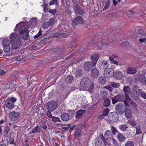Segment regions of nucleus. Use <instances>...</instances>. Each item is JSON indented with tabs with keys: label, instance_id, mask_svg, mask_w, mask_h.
Segmentation results:
<instances>
[{
	"label": "nucleus",
	"instance_id": "f257e3e1",
	"mask_svg": "<svg viewBox=\"0 0 146 146\" xmlns=\"http://www.w3.org/2000/svg\"><path fill=\"white\" fill-rule=\"evenodd\" d=\"M20 115L19 113L14 111L9 113V117L11 120L17 122L20 120Z\"/></svg>",
	"mask_w": 146,
	"mask_h": 146
},
{
	"label": "nucleus",
	"instance_id": "f03ea898",
	"mask_svg": "<svg viewBox=\"0 0 146 146\" xmlns=\"http://www.w3.org/2000/svg\"><path fill=\"white\" fill-rule=\"evenodd\" d=\"M90 82V80L88 78H82L80 83V85L82 88V89L84 90H87Z\"/></svg>",
	"mask_w": 146,
	"mask_h": 146
},
{
	"label": "nucleus",
	"instance_id": "7ed1b4c3",
	"mask_svg": "<svg viewBox=\"0 0 146 146\" xmlns=\"http://www.w3.org/2000/svg\"><path fill=\"white\" fill-rule=\"evenodd\" d=\"M16 101V99L13 97L7 98L5 102L6 107L9 109H12L14 107V103Z\"/></svg>",
	"mask_w": 146,
	"mask_h": 146
},
{
	"label": "nucleus",
	"instance_id": "20e7f679",
	"mask_svg": "<svg viewBox=\"0 0 146 146\" xmlns=\"http://www.w3.org/2000/svg\"><path fill=\"white\" fill-rule=\"evenodd\" d=\"M138 86L134 85L132 88V91L130 93L131 97L133 98L138 97L142 90V89L139 88Z\"/></svg>",
	"mask_w": 146,
	"mask_h": 146
},
{
	"label": "nucleus",
	"instance_id": "39448f33",
	"mask_svg": "<svg viewBox=\"0 0 146 146\" xmlns=\"http://www.w3.org/2000/svg\"><path fill=\"white\" fill-rule=\"evenodd\" d=\"M54 54V56L52 58L51 60L55 61L60 58L61 57L62 51V49L60 47H57L55 48Z\"/></svg>",
	"mask_w": 146,
	"mask_h": 146
},
{
	"label": "nucleus",
	"instance_id": "423d86ee",
	"mask_svg": "<svg viewBox=\"0 0 146 146\" xmlns=\"http://www.w3.org/2000/svg\"><path fill=\"white\" fill-rule=\"evenodd\" d=\"M96 64L92 61H87L85 62L84 65V69L86 72H89L91 68L95 66Z\"/></svg>",
	"mask_w": 146,
	"mask_h": 146
},
{
	"label": "nucleus",
	"instance_id": "0eeeda50",
	"mask_svg": "<svg viewBox=\"0 0 146 146\" xmlns=\"http://www.w3.org/2000/svg\"><path fill=\"white\" fill-rule=\"evenodd\" d=\"M125 108L124 105L121 103H118L115 108L116 112L120 115H122L124 113Z\"/></svg>",
	"mask_w": 146,
	"mask_h": 146
},
{
	"label": "nucleus",
	"instance_id": "6e6552de",
	"mask_svg": "<svg viewBox=\"0 0 146 146\" xmlns=\"http://www.w3.org/2000/svg\"><path fill=\"white\" fill-rule=\"evenodd\" d=\"M84 23V20L80 16H78L75 17L72 21V25L74 27H76L77 25L82 24Z\"/></svg>",
	"mask_w": 146,
	"mask_h": 146
},
{
	"label": "nucleus",
	"instance_id": "1a4fd4ad",
	"mask_svg": "<svg viewBox=\"0 0 146 146\" xmlns=\"http://www.w3.org/2000/svg\"><path fill=\"white\" fill-rule=\"evenodd\" d=\"M56 103L54 101H50L46 104V107L47 109L50 111L54 110L57 108Z\"/></svg>",
	"mask_w": 146,
	"mask_h": 146
},
{
	"label": "nucleus",
	"instance_id": "9d476101",
	"mask_svg": "<svg viewBox=\"0 0 146 146\" xmlns=\"http://www.w3.org/2000/svg\"><path fill=\"white\" fill-rule=\"evenodd\" d=\"M124 96L121 94H119L117 96H114L111 98L112 103L113 104H115L118 102H121L123 100Z\"/></svg>",
	"mask_w": 146,
	"mask_h": 146
},
{
	"label": "nucleus",
	"instance_id": "9b49d317",
	"mask_svg": "<svg viewBox=\"0 0 146 146\" xmlns=\"http://www.w3.org/2000/svg\"><path fill=\"white\" fill-rule=\"evenodd\" d=\"M21 40L15 41L11 42V46L12 48V50L13 52L14 51V50H15L19 48L21 45Z\"/></svg>",
	"mask_w": 146,
	"mask_h": 146
},
{
	"label": "nucleus",
	"instance_id": "f8f14e48",
	"mask_svg": "<svg viewBox=\"0 0 146 146\" xmlns=\"http://www.w3.org/2000/svg\"><path fill=\"white\" fill-rule=\"evenodd\" d=\"M113 75L114 78L117 80H121L123 77L121 72L118 70H116L113 72Z\"/></svg>",
	"mask_w": 146,
	"mask_h": 146
},
{
	"label": "nucleus",
	"instance_id": "ddd939ff",
	"mask_svg": "<svg viewBox=\"0 0 146 146\" xmlns=\"http://www.w3.org/2000/svg\"><path fill=\"white\" fill-rule=\"evenodd\" d=\"M112 69L111 68H109L106 69L104 73V77L107 78H109L112 76Z\"/></svg>",
	"mask_w": 146,
	"mask_h": 146
},
{
	"label": "nucleus",
	"instance_id": "4468645a",
	"mask_svg": "<svg viewBox=\"0 0 146 146\" xmlns=\"http://www.w3.org/2000/svg\"><path fill=\"white\" fill-rule=\"evenodd\" d=\"M9 37L11 42L21 40L19 36L16 33L11 34Z\"/></svg>",
	"mask_w": 146,
	"mask_h": 146
},
{
	"label": "nucleus",
	"instance_id": "2eb2a0df",
	"mask_svg": "<svg viewBox=\"0 0 146 146\" xmlns=\"http://www.w3.org/2000/svg\"><path fill=\"white\" fill-rule=\"evenodd\" d=\"M99 72L96 68H93L91 71V75L93 78H96L99 76Z\"/></svg>",
	"mask_w": 146,
	"mask_h": 146
},
{
	"label": "nucleus",
	"instance_id": "dca6fc26",
	"mask_svg": "<svg viewBox=\"0 0 146 146\" xmlns=\"http://www.w3.org/2000/svg\"><path fill=\"white\" fill-rule=\"evenodd\" d=\"M29 33L28 30L24 32H19V35L21 37L25 40H27L28 39L29 36Z\"/></svg>",
	"mask_w": 146,
	"mask_h": 146
},
{
	"label": "nucleus",
	"instance_id": "f3484780",
	"mask_svg": "<svg viewBox=\"0 0 146 146\" xmlns=\"http://www.w3.org/2000/svg\"><path fill=\"white\" fill-rule=\"evenodd\" d=\"M125 115L127 118H130L132 117V112L129 108H125Z\"/></svg>",
	"mask_w": 146,
	"mask_h": 146
},
{
	"label": "nucleus",
	"instance_id": "a211bd4d",
	"mask_svg": "<svg viewBox=\"0 0 146 146\" xmlns=\"http://www.w3.org/2000/svg\"><path fill=\"white\" fill-rule=\"evenodd\" d=\"M99 58V54L98 53H95L92 54L91 56V59L92 61V62L96 64Z\"/></svg>",
	"mask_w": 146,
	"mask_h": 146
},
{
	"label": "nucleus",
	"instance_id": "6ab92c4d",
	"mask_svg": "<svg viewBox=\"0 0 146 146\" xmlns=\"http://www.w3.org/2000/svg\"><path fill=\"white\" fill-rule=\"evenodd\" d=\"M113 133L110 130L106 131L104 134V136L106 137V139L107 140L109 139H112L113 137Z\"/></svg>",
	"mask_w": 146,
	"mask_h": 146
},
{
	"label": "nucleus",
	"instance_id": "aec40b11",
	"mask_svg": "<svg viewBox=\"0 0 146 146\" xmlns=\"http://www.w3.org/2000/svg\"><path fill=\"white\" fill-rule=\"evenodd\" d=\"M126 72L127 74H133L136 73L137 70L134 67H128L127 68Z\"/></svg>",
	"mask_w": 146,
	"mask_h": 146
},
{
	"label": "nucleus",
	"instance_id": "412c9836",
	"mask_svg": "<svg viewBox=\"0 0 146 146\" xmlns=\"http://www.w3.org/2000/svg\"><path fill=\"white\" fill-rule=\"evenodd\" d=\"M75 12L76 14L82 15L84 13L83 9L80 7L76 5L75 7Z\"/></svg>",
	"mask_w": 146,
	"mask_h": 146
},
{
	"label": "nucleus",
	"instance_id": "4be33fe9",
	"mask_svg": "<svg viewBox=\"0 0 146 146\" xmlns=\"http://www.w3.org/2000/svg\"><path fill=\"white\" fill-rule=\"evenodd\" d=\"M111 120L113 122L117 121L118 119V115L116 112H113L111 113V116L110 117Z\"/></svg>",
	"mask_w": 146,
	"mask_h": 146
},
{
	"label": "nucleus",
	"instance_id": "5701e85b",
	"mask_svg": "<svg viewBox=\"0 0 146 146\" xmlns=\"http://www.w3.org/2000/svg\"><path fill=\"white\" fill-rule=\"evenodd\" d=\"M74 77L71 75L67 76L65 78V82L68 83H71L74 81Z\"/></svg>",
	"mask_w": 146,
	"mask_h": 146
},
{
	"label": "nucleus",
	"instance_id": "b1692460",
	"mask_svg": "<svg viewBox=\"0 0 146 146\" xmlns=\"http://www.w3.org/2000/svg\"><path fill=\"white\" fill-rule=\"evenodd\" d=\"M61 118L63 121H66L69 119V115L67 113H63L61 115Z\"/></svg>",
	"mask_w": 146,
	"mask_h": 146
},
{
	"label": "nucleus",
	"instance_id": "393cba45",
	"mask_svg": "<svg viewBox=\"0 0 146 146\" xmlns=\"http://www.w3.org/2000/svg\"><path fill=\"white\" fill-rule=\"evenodd\" d=\"M117 138L119 141L120 142L124 141L126 139L125 137L120 133H119L118 134Z\"/></svg>",
	"mask_w": 146,
	"mask_h": 146
},
{
	"label": "nucleus",
	"instance_id": "a878e982",
	"mask_svg": "<svg viewBox=\"0 0 146 146\" xmlns=\"http://www.w3.org/2000/svg\"><path fill=\"white\" fill-rule=\"evenodd\" d=\"M86 111L85 110H80L76 112V115L75 117L77 119L80 118L83 114Z\"/></svg>",
	"mask_w": 146,
	"mask_h": 146
},
{
	"label": "nucleus",
	"instance_id": "bb28decb",
	"mask_svg": "<svg viewBox=\"0 0 146 146\" xmlns=\"http://www.w3.org/2000/svg\"><path fill=\"white\" fill-rule=\"evenodd\" d=\"M55 36L58 38H66L68 36V35L65 33H59L55 34Z\"/></svg>",
	"mask_w": 146,
	"mask_h": 146
},
{
	"label": "nucleus",
	"instance_id": "cd10ccee",
	"mask_svg": "<svg viewBox=\"0 0 146 146\" xmlns=\"http://www.w3.org/2000/svg\"><path fill=\"white\" fill-rule=\"evenodd\" d=\"M108 66L107 62H103L100 64L99 67L102 70H106Z\"/></svg>",
	"mask_w": 146,
	"mask_h": 146
},
{
	"label": "nucleus",
	"instance_id": "c85d7f7f",
	"mask_svg": "<svg viewBox=\"0 0 146 146\" xmlns=\"http://www.w3.org/2000/svg\"><path fill=\"white\" fill-rule=\"evenodd\" d=\"M83 74V72L82 70L79 69L76 70L75 73V75L76 77H81L82 76Z\"/></svg>",
	"mask_w": 146,
	"mask_h": 146
},
{
	"label": "nucleus",
	"instance_id": "c756f323",
	"mask_svg": "<svg viewBox=\"0 0 146 146\" xmlns=\"http://www.w3.org/2000/svg\"><path fill=\"white\" fill-rule=\"evenodd\" d=\"M28 30V27L27 25H24L20 27L18 31L19 32H24Z\"/></svg>",
	"mask_w": 146,
	"mask_h": 146
},
{
	"label": "nucleus",
	"instance_id": "7c9ffc66",
	"mask_svg": "<svg viewBox=\"0 0 146 146\" xmlns=\"http://www.w3.org/2000/svg\"><path fill=\"white\" fill-rule=\"evenodd\" d=\"M36 18H34L31 19L29 22L31 27H32L35 26L36 24Z\"/></svg>",
	"mask_w": 146,
	"mask_h": 146
},
{
	"label": "nucleus",
	"instance_id": "2f4dec72",
	"mask_svg": "<svg viewBox=\"0 0 146 146\" xmlns=\"http://www.w3.org/2000/svg\"><path fill=\"white\" fill-rule=\"evenodd\" d=\"M2 44L4 47L6 46H8L10 44V42L8 39H3L2 42Z\"/></svg>",
	"mask_w": 146,
	"mask_h": 146
},
{
	"label": "nucleus",
	"instance_id": "473e14b6",
	"mask_svg": "<svg viewBox=\"0 0 146 146\" xmlns=\"http://www.w3.org/2000/svg\"><path fill=\"white\" fill-rule=\"evenodd\" d=\"M139 80L141 84H143L146 81V78L144 75H141L139 76Z\"/></svg>",
	"mask_w": 146,
	"mask_h": 146
},
{
	"label": "nucleus",
	"instance_id": "72a5a7b5",
	"mask_svg": "<svg viewBox=\"0 0 146 146\" xmlns=\"http://www.w3.org/2000/svg\"><path fill=\"white\" fill-rule=\"evenodd\" d=\"M4 51L5 52H8L10 51H13L12 50V48L11 47V44L8 46H6L4 47Z\"/></svg>",
	"mask_w": 146,
	"mask_h": 146
},
{
	"label": "nucleus",
	"instance_id": "f704fd0d",
	"mask_svg": "<svg viewBox=\"0 0 146 146\" xmlns=\"http://www.w3.org/2000/svg\"><path fill=\"white\" fill-rule=\"evenodd\" d=\"M119 127L120 129L123 131H126L128 128V127L125 124L120 125Z\"/></svg>",
	"mask_w": 146,
	"mask_h": 146
},
{
	"label": "nucleus",
	"instance_id": "c9c22d12",
	"mask_svg": "<svg viewBox=\"0 0 146 146\" xmlns=\"http://www.w3.org/2000/svg\"><path fill=\"white\" fill-rule=\"evenodd\" d=\"M110 5V0H107L106 2L105 6L102 11H104L108 9Z\"/></svg>",
	"mask_w": 146,
	"mask_h": 146
},
{
	"label": "nucleus",
	"instance_id": "e433bc0d",
	"mask_svg": "<svg viewBox=\"0 0 146 146\" xmlns=\"http://www.w3.org/2000/svg\"><path fill=\"white\" fill-rule=\"evenodd\" d=\"M123 91L124 94H129L130 92V89L128 86H125L123 88Z\"/></svg>",
	"mask_w": 146,
	"mask_h": 146
},
{
	"label": "nucleus",
	"instance_id": "4c0bfd02",
	"mask_svg": "<svg viewBox=\"0 0 146 146\" xmlns=\"http://www.w3.org/2000/svg\"><path fill=\"white\" fill-rule=\"evenodd\" d=\"M110 104V100L109 99H106L103 103L104 106L106 107H108Z\"/></svg>",
	"mask_w": 146,
	"mask_h": 146
},
{
	"label": "nucleus",
	"instance_id": "58836bf2",
	"mask_svg": "<svg viewBox=\"0 0 146 146\" xmlns=\"http://www.w3.org/2000/svg\"><path fill=\"white\" fill-rule=\"evenodd\" d=\"M99 82L100 84H104L106 82V80L105 78L103 76L100 77L99 79Z\"/></svg>",
	"mask_w": 146,
	"mask_h": 146
},
{
	"label": "nucleus",
	"instance_id": "ea45409f",
	"mask_svg": "<svg viewBox=\"0 0 146 146\" xmlns=\"http://www.w3.org/2000/svg\"><path fill=\"white\" fill-rule=\"evenodd\" d=\"M134 131H135V129L134 131L133 130H130L128 132H127V133H128L127 134V136L128 137H133L134 135H135V134L134 133Z\"/></svg>",
	"mask_w": 146,
	"mask_h": 146
},
{
	"label": "nucleus",
	"instance_id": "a19ab883",
	"mask_svg": "<svg viewBox=\"0 0 146 146\" xmlns=\"http://www.w3.org/2000/svg\"><path fill=\"white\" fill-rule=\"evenodd\" d=\"M51 26H52L48 23L46 22L44 23L43 25H42V27L45 29H49L48 27H49Z\"/></svg>",
	"mask_w": 146,
	"mask_h": 146
},
{
	"label": "nucleus",
	"instance_id": "79ce46f5",
	"mask_svg": "<svg viewBox=\"0 0 146 146\" xmlns=\"http://www.w3.org/2000/svg\"><path fill=\"white\" fill-rule=\"evenodd\" d=\"M40 129L39 127L38 126H37L35 127L31 131V132L33 133H34L36 132H39Z\"/></svg>",
	"mask_w": 146,
	"mask_h": 146
},
{
	"label": "nucleus",
	"instance_id": "37998d69",
	"mask_svg": "<svg viewBox=\"0 0 146 146\" xmlns=\"http://www.w3.org/2000/svg\"><path fill=\"white\" fill-rule=\"evenodd\" d=\"M111 130L113 133V134L114 135H115L117 133L119 132L115 127L112 126H111Z\"/></svg>",
	"mask_w": 146,
	"mask_h": 146
},
{
	"label": "nucleus",
	"instance_id": "c03bdc74",
	"mask_svg": "<svg viewBox=\"0 0 146 146\" xmlns=\"http://www.w3.org/2000/svg\"><path fill=\"white\" fill-rule=\"evenodd\" d=\"M110 85L114 88H118L120 86V84L118 83L111 82Z\"/></svg>",
	"mask_w": 146,
	"mask_h": 146
},
{
	"label": "nucleus",
	"instance_id": "a18cd8bd",
	"mask_svg": "<svg viewBox=\"0 0 146 146\" xmlns=\"http://www.w3.org/2000/svg\"><path fill=\"white\" fill-rule=\"evenodd\" d=\"M50 34L49 33H47L46 35L42 36L40 38V39L42 40H43L49 38L50 37Z\"/></svg>",
	"mask_w": 146,
	"mask_h": 146
},
{
	"label": "nucleus",
	"instance_id": "49530a36",
	"mask_svg": "<svg viewBox=\"0 0 146 146\" xmlns=\"http://www.w3.org/2000/svg\"><path fill=\"white\" fill-rule=\"evenodd\" d=\"M94 85L93 83H92L89 88L87 89V90H88V91L91 93L93 92L94 90Z\"/></svg>",
	"mask_w": 146,
	"mask_h": 146
},
{
	"label": "nucleus",
	"instance_id": "de8ad7c7",
	"mask_svg": "<svg viewBox=\"0 0 146 146\" xmlns=\"http://www.w3.org/2000/svg\"><path fill=\"white\" fill-rule=\"evenodd\" d=\"M125 146H134V144L132 141H129L125 143Z\"/></svg>",
	"mask_w": 146,
	"mask_h": 146
},
{
	"label": "nucleus",
	"instance_id": "09e8293b",
	"mask_svg": "<svg viewBox=\"0 0 146 146\" xmlns=\"http://www.w3.org/2000/svg\"><path fill=\"white\" fill-rule=\"evenodd\" d=\"M112 143L114 146H119V143L115 139L113 138Z\"/></svg>",
	"mask_w": 146,
	"mask_h": 146
},
{
	"label": "nucleus",
	"instance_id": "8fccbe9b",
	"mask_svg": "<svg viewBox=\"0 0 146 146\" xmlns=\"http://www.w3.org/2000/svg\"><path fill=\"white\" fill-rule=\"evenodd\" d=\"M139 96L144 99H146V93L144 92L142 90L141 91Z\"/></svg>",
	"mask_w": 146,
	"mask_h": 146
},
{
	"label": "nucleus",
	"instance_id": "3c124183",
	"mask_svg": "<svg viewBox=\"0 0 146 146\" xmlns=\"http://www.w3.org/2000/svg\"><path fill=\"white\" fill-rule=\"evenodd\" d=\"M81 135V131L79 129H77L75 132L74 136L75 137L79 136Z\"/></svg>",
	"mask_w": 146,
	"mask_h": 146
},
{
	"label": "nucleus",
	"instance_id": "603ef678",
	"mask_svg": "<svg viewBox=\"0 0 146 146\" xmlns=\"http://www.w3.org/2000/svg\"><path fill=\"white\" fill-rule=\"evenodd\" d=\"M109 111L110 110L108 108H106L104 110L102 114L105 116H107L108 114Z\"/></svg>",
	"mask_w": 146,
	"mask_h": 146
},
{
	"label": "nucleus",
	"instance_id": "864d4df0",
	"mask_svg": "<svg viewBox=\"0 0 146 146\" xmlns=\"http://www.w3.org/2000/svg\"><path fill=\"white\" fill-rule=\"evenodd\" d=\"M52 120L54 122H60L61 121L60 119L58 117L52 116Z\"/></svg>",
	"mask_w": 146,
	"mask_h": 146
},
{
	"label": "nucleus",
	"instance_id": "5fc2aeb1",
	"mask_svg": "<svg viewBox=\"0 0 146 146\" xmlns=\"http://www.w3.org/2000/svg\"><path fill=\"white\" fill-rule=\"evenodd\" d=\"M100 94L102 96L105 97L108 94V92L107 91L102 90Z\"/></svg>",
	"mask_w": 146,
	"mask_h": 146
},
{
	"label": "nucleus",
	"instance_id": "6e6d98bb",
	"mask_svg": "<svg viewBox=\"0 0 146 146\" xmlns=\"http://www.w3.org/2000/svg\"><path fill=\"white\" fill-rule=\"evenodd\" d=\"M48 6V4L44 3L43 4V7L44 8V12H46L48 11V9L47 8Z\"/></svg>",
	"mask_w": 146,
	"mask_h": 146
},
{
	"label": "nucleus",
	"instance_id": "4d7b16f0",
	"mask_svg": "<svg viewBox=\"0 0 146 146\" xmlns=\"http://www.w3.org/2000/svg\"><path fill=\"white\" fill-rule=\"evenodd\" d=\"M138 33L141 35H143L145 34V32L142 29H139L137 31Z\"/></svg>",
	"mask_w": 146,
	"mask_h": 146
},
{
	"label": "nucleus",
	"instance_id": "13d9d810",
	"mask_svg": "<svg viewBox=\"0 0 146 146\" xmlns=\"http://www.w3.org/2000/svg\"><path fill=\"white\" fill-rule=\"evenodd\" d=\"M42 126L43 129L44 130H46L47 127L46 125V122L45 121H44L42 124Z\"/></svg>",
	"mask_w": 146,
	"mask_h": 146
},
{
	"label": "nucleus",
	"instance_id": "bf43d9fd",
	"mask_svg": "<svg viewBox=\"0 0 146 146\" xmlns=\"http://www.w3.org/2000/svg\"><path fill=\"white\" fill-rule=\"evenodd\" d=\"M136 134H139L141 133V131L139 127H137L136 128Z\"/></svg>",
	"mask_w": 146,
	"mask_h": 146
},
{
	"label": "nucleus",
	"instance_id": "052dcab7",
	"mask_svg": "<svg viewBox=\"0 0 146 146\" xmlns=\"http://www.w3.org/2000/svg\"><path fill=\"white\" fill-rule=\"evenodd\" d=\"M128 94H124L125 99L126 101H130V98L129 97V95H128Z\"/></svg>",
	"mask_w": 146,
	"mask_h": 146
},
{
	"label": "nucleus",
	"instance_id": "680f3d73",
	"mask_svg": "<svg viewBox=\"0 0 146 146\" xmlns=\"http://www.w3.org/2000/svg\"><path fill=\"white\" fill-rule=\"evenodd\" d=\"M54 20L52 18H50L49 19V21L47 22L51 26H52L54 22Z\"/></svg>",
	"mask_w": 146,
	"mask_h": 146
},
{
	"label": "nucleus",
	"instance_id": "e2e57ef3",
	"mask_svg": "<svg viewBox=\"0 0 146 146\" xmlns=\"http://www.w3.org/2000/svg\"><path fill=\"white\" fill-rule=\"evenodd\" d=\"M55 4L56 5H57V0H52L49 3V5H54Z\"/></svg>",
	"mask_w": 146,
	"mask_h": 146
},
{
	"label": "nucleus",
	"instance_id": "0e129e2a",
	"mask_svg": "<svg viewBox=\"0 0 146 146\" xmlns=\"http://www.w3.org/2000/svg\"><path fill=\"white\" fill-rule=\"evenodd\" d=\"M49 12L53 15H55L56 13V9H50Z\"/></svg>",
	"mask_w": 146,
	"mask_h": 146
},
{
	"label": "nucleus",
	"instance_id": "69168bd1",
	"mask_svg": "<svg viewBox=\"0 0 146 146\" xmlns=\"http://www.w3.org/2000/svg\"><path fill=\"white\" fill-rule=\"evenodd\" d=\"M9 144H15L14 139L13 138H10L9 141Z\"/></svg>",
	"mask_w": 146,
	"mask_h": 146
},
{
	"label": "nucleus",
	"instance_id": "338daca9",
	"mask_svg": "<svg viewBox=\"0 0 146 146\" xmlns=\"http://www.w3.org/2000/svg\"><path fill=\"white\" fill-rule=\"evenodd\" d=\"M46 114L48 117L49 118H51L52 117L51 113L49 111H47Z\"/></svg>",
	"mask_w": 146,
	"mask_h": 146
},
{
	"label": "nucleus",
	"instance_id": "774afa93",
	"mask_svg": "<svg viewBox=\"0 0 146 146\" xmlns=\"http://www.w3.org/2000/svg\"><path fill=\"white\" fill-rule=\"evenodd\" d=\"M110 85H108L106 87V88L107 89L110 91V92H111L113 90V88L111 87Z\"/></svg>",
	"mask_w": 146,
	"mask_h": 146
}]
</instances>
